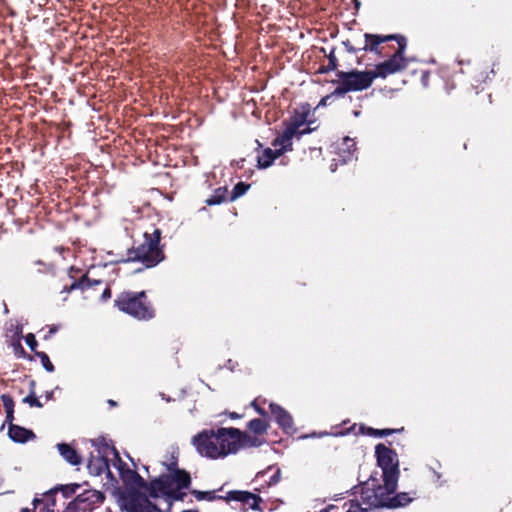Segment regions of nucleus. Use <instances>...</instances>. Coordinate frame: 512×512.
<instances>
[{
	"label": "nucleus",
	"instance_id": "f257e3e1",
	"mask_svg": "<svg viewBox=\"0 0 512 512\" xmlns=\"http://www.w3.org/2000/svg\"><path fill=\"white\" fill-rule=\"evenodd\" d=\"M176 466V461H172L168 465V470L171 473L153 480L148 489L151 498L162 499L165 503V508H162V511H169L173 501L182 500L186 496L184 490L189 487L191 482L189 474L177 469Z\"/></svg>",
	"mask_w": 512,
	"mask_h": 512
},
{
	"label": "nucleus",
	"instance_id": "f03ea898",
	"mask_svg": "<svg viewBox=\"0 0 512 512\" xmlns=\"http://www.w3.org/2000/svg\"><path fill=\"white\" fill-rule=\"evenodd\" d=\"M233 427L217 430H203L193 437V445L197 452L210 459L225 458L236 454V439Z\"/></svg>",
	"mask_w": 512,
	"mask_h": 512
},
{
	"label": "nucleus",
	"instance_id": "7ed1b4c3",
	"mask_svg": "<svg viewBox=\"0 0 512 512\" xmlns=\"http://www.w3.org/2000/svg\"><path fill=\"white\" fill-rule=\"evenodd\" d=\"M380 479L372 474L369 479L364 482L360 487L361 502L366 508H378L389 506L390 497L397 488L398 479L381 477Z\"/></svg>",
	"mask_w": 512,
	"mask_h": 512
},
{
	"label": "nucleus",
	"instance_id": "20e7f679",
	"mask_svg": "<svg viewBox=\"0 0 512 512\" xmlns=\"http://www.w3.org/2000/svg\"><path fill=\"white\" fill-rule=\"evenodd\" d=\"M161 232L154 229L152 233H144V241L130 252V259L142 262L145 267H153L162 259L163 254L159 248Z\"/></svg>",
	"mask_w": 512,
	"mask_h": 512
},
{
	"label": "nucleus",
	"instance_id": "39448f33",
	"mask_svg": "<svg viewBox=\"0 0 512 512\" xmlns=\"http://www.w3.org/2000/svg\"><path fill=\"white\" fill-rule=\"evenodd\" d=\"M119 310L137 318L150 319L154 316V311L150 304L146 301L145 292L122 293L115 301Z\"/></svg>",
	"mask_w": 512,
	"mask_h": 512
},
{
	"label": "nucleus",
	"instance_id": "423d86ee",
	"mask_svg": "<svg viewBox=\"0 0 512 512\" xmlns=\"http://www.w3.org/2000/svg\"><path fill=\"white\" fill-rule=\"evenodd\" d=\"M376 78L373 70L371 71H352L345 73L341 77L339 86L335 89V93L339 96L349 91H360L371 86Z\"/></svg>",
	"mask_w": 512,
	"mask_h": 512
},
{
	"label": "nucleus",
	"instance_id": "0eeeda50",
	"mask_svg": "<svg viewBox=\"0 0 512 512\" xmlns=\"http://www.w3.org/2000/svg\"><path fill=\"white\" fill-rule=\"evenodd\" d=\"M376 457L379 467L382 469L381 477L399 478L397 454L383 444L376 446Z\"/></svg>",
	"mask_w": 512,
	"mask_h": 512
},
{
	"label": "nucleus",
	"instance_id": "6e6552de",
	"mask_svg": "<svg viewBox=\"0 0 512 512\" xmlns=\"http://www.w3.org/2000/svg\"><path fill=\"white\" fill-rule=\"evenodd\" d=\"M304 124V120H292L285 128L283 133L278 136L273 142L272 146L282 155L286 151L292 150V139L296 135L308 133L309 130H300Z\"/></svg>",
	"mask_w": 512,
	"mask_h": 512
},
{
	"label": "nucleus",
	"instance_id": "1a4fd4ad",
	"mask_svg": "<svg viewBox=\"0 0 512 512\" xmlns=\"http://www.w3.org/2000/svg\"><path fill=\"white\" fill-rule=\"evenodd\" d=\"M364 38H365V45L363 47V50H369L371 52H375L378 54H380L378 46L381 43H384V42H387L390 40H396L399 47L395 53H400V56L404 57L405 48H406V39L403 36H398V35L381 36V35L366 33L364 35Z\"/></svg>",
	"mask_w": 512,
	"mask_h": 512
},
{
	"label": "nucleus",
	"instance_id": "9d476101",
	"mask_svg": "<svg viewBox=\"0 0 512 512\" xmlns=\"http://www.w3.org/2000/svg\"><path fill=\"white\" fill-rule=\"evenodd\" d=\"M406 66L407 63L405 57L400 56V53H394L390 59L378 64L373 72L376 78H385L390 74H394L405 69Z\"/></svg>",
	"mask_w": 512,
	"mask_h": 512
},
{
	"label": "nucleus",
	"instance_id": "9b49d317",
	"mask_svg": "<svg viewBox=\"0 0 512 512\" xmlns=\"http://www.w3.org/2000/svg\"><path fill=\"white\" fill-rule=\"evenodd\" d=\"M234 431L236 432L233 433L236 439V453L243 448L259 447L263 444V441L258 437L251 436L237 428H234Z\"/></svg>",
	"mask_w": 512,
	"mask_h": 512
},
{
	"label": "nucleus",
	"instance_id": "f8f14e48",
	"mask_svg": "<svg viewBox=\"0 0 512 512\" xmlns=\"http://www.w3.org/2000/svg\"><path fill=\"white\" fill-rule=\"evenodd\" d=\"M227 500L242 502L252 509H258L261 498L247 491H231L227 494Z\"/></svg>",
	"mask_w": 512,
	"mask_h": 512
},
{
	"label": "nucleus",
	"instance_id": "ddd939ff",
	"mask_svg": "<svg viewBox=\"0 0 512 512\" xmlns=\"http://www.w3.org/2000/svg\"><path fill=\"white\" fill-rule=\"evenodd\" d=\"M271 414L275 417L276 422L284 430H288L293 426V420L291 415L284 410L281 406L271 403L270 404Z\"/></svg>",
	"mask_w": 512,
	"mask_h": 512
},
{
	"label": "nucleus",
	"instance_id": "4468645a",
	"mask_svg": "<svg viewBox=\"0 0 512 512\" xmlns=\"http://www.w3.org/2000/svg\"><path fill=\"white\" fill-rule=\"evenodd\" d=\"M355 152V141L349 137L342 139V142L337 145V154L339 155V161L343 164L352 160Z\"/></svg>",
	"mask_w": 512,
	"mask_h": 512
},
{
	"label": "nucleus",
	"instance_id": "2eb2a0df",
	"mask_svg": "<svg viewBox=\"0 0 512 512\" xmlns=\"http://www.w3.org/2000/svg\"><path fill=\"white\" fill-rule=\"evenodd\" d=\"M22 335V327L18 323L10 322L6 326V337L10 339V344L15 350H23L20 338Z\"/></svg>",
	"mask_w": 512,
	"mask_h": 512
},
{
	"label": "nucleus",
	"instance_id": "dca6fc26",
	"mask_svg": "<svg viewBox=\"0 0 512 512\" xmlns=\"http://www.w3.org/2000/svg\"><path fill=\"white\" fill-rule=\"evenodd\" d=\"M57 449L60 455L71 465H79L81 463L80 455L69 444L59 443Z\"/></svg>",
	"mask_w": 512,
	"mask_h": 512
},
{
	"label": "nucleus",
	"instance_id": "f3484780",
	"mask_svg": "<svg viewBox=\"0 0 512 512\" xmlns=\"http://www.w3.org/2000/svg\"><path fill=\"white\" fill-rule=\"evenodd\" d=\"M9 437L14 442L24 443L34 437L32 431L17 425H11L9 428Z\"/></svg>",
	"mask_w": 512,
	"mask_h": 512
},
{
	"label": "nucleus",
	"instance_id": "a211bd4d",
	"mask_svg": "<svg viewBox=\"0 0 512 512\" xmlns=\"http://www.w3.org/2000/svg\"><path fill=\"white\" fill-rule=\"evenodd\" d=\"M280 156L281 154L275 148H267L263 151L262 155L258 156V166L260 168H267Z\"/></svg>",
	"mask_w": 512,
	"mask_h": 512
},
{
	"label": "nucleus",
	"instance_id": "6ab92c4d",
	"mask_svg": "<svg viewBox=\"0 0 512 512\" xmlns=\"http://www.w3.org/2000/svg\"><path fill=\"white\" fill-rule=\"evenodd\" d=\"M120 476L126 484L143 486L144 480L133 470L119 468Z\"/></svg>",
	"mask_w": 512,
	"mask_h": 512
},
{
	"label": "nucleus",
	"instance_id": "aec40b11",
	"mask_svg": "<svg viewBox=\"0 0 512 512\" xmlns=\"http://www.w3.org/2000/svg\"><path fill=\"white\" fill-rule=\"evenodd\" d=\"M247 428L254 434L262 435L268 429V423L262 419H253L247 424Z\"/></svg>",
	"mask_w": 512,
	"mask_h": 512
},
{
	"label": "nucleus",
	"instance_id": "412c9836",
	"mask_svg": "<svg viewBox=\"0 0 512 512\" xmlns=\"http://www.w3.org/2000/svg\"><path fill=\"white\" fill-rule=\"evenodd\" d=\"M412 501V498L407 493H399L394 497H390L389 506L388 507H399L407 505Z\"/></svg>",
	"mask_w": 512,
	"mask_h": 512
},
{
	"label": "nucleus",
	"instance_id": "4be33fe9",
	"mask_svg": "<svg viewBox=\"0 0 512 512\" xmlns=\"http://www.w3.org/2000/svg\"><path fill=\"white\" fill-rule=\"evenodd\" d=\"M78 501L90 500L92 503H101L104 496L98 491H87L86 493L78 496Z\"/></svg>",
	"mask_w": 512,
	"mask_h": 512
},
{
	"label": "nucleus",
	"instance_id": "5701e85b",
	"mask_svg": "<svg viewBox=\"0 0 512 512\" xmlns=\"http://www.w3.org/2000/svg\"><path fill=\"white\" fill-rule=\"evenodd\" d=\"M225 194H226V189H224V190L218 189L215 192V195H213L212 197H210L206 200L207 205H216V204L222 203L225 200Z\"/></svg>",
	"mask_w": 512,
	"mask_h": 512
},
{
	"label": "nucleus",
	"instance_id": "b1692460",
	"mask_svg": "<svg viewBox=\"0 0 512 512\" xmlns=\"http://www.w3.org/2000/svg\"><path fill=\"white\" fill-rule=\"evenodd\" d=\"M249 185L242 182L238 183L232 190L231 200H235L238 197L244 195L248 190Z\"/></svg>",
	"mask_w": 512,
	"mask_h": 512
},
{
	"label": "nucleus",
	"instance_id": "393cba45",
	"mask_svg": "<svg viewBox=\"0 0 512 512\" xmlns=\"http://www.w3.org/2000/svg\"><path fill=\"white\" fill-rule=\"evenodd\" d=\"M36 355L40 358L42 365L48 372L54 371V366L51 363L48 355L44 352H36Z\"/></svg>",
	"mask_w": 512,
	"mask_h": 512
},
{
	"label": "nucleus",
	"instance_id": "a878e982",
	"mask_svg": "<svg viewBox=\"0 0 512 512\" xmlns=\"http://www.w3.org/2000/svg\"><path fill=\"white\" fill-rule=\"evenodd\" d=\"M368 509L362 502L351 500L348 509L346 512H367Z\"/></svg>",
	"mask_w": 512,
	"mask_h": 512
},
{
	"label": "nucleus",
	"instance_id": "bb28decb",
	"mask_svg": "<svg viewBox=\"0 0 512 512\" xmlns=\"http://www.w3.org/2000/svg\"><path fill=\"white\" fill-rule=\"evenodd\" d=\"M2 401H3V404L6 408V412H7V416L8 417H11L12 416V407H13V401L11 399L10 396L8 395H2Z\"/></svg>",
	"mask_w": 512,
	"mask_h": 512
},
{
	"label": "nucleus",
	"instance_id": "cd10ccee",
	"mask_svg": "<svg viewBox=\"0 0 512 512\" xmlns=\"http://www.w3.org/2000/svg\"><path fill=\"white\" fill-rule=\"evenodd\" d=\"M25 341L32 351H36L37 341H36L34 334H32V333L27 334L25 337Z\"/></svg>",
	"mask_w": 512,
	"mask_h": 512
},
{
	"label": "nucleus",
	"instance_id": "c85d7f7f",
	"mask_svg": "<svg viewBox=\"0 0 512 512\" xmlns=\"http://www.w3.org/2000/svg\"><path fill=\"white\" fill-rule=\"evenodd\" d=\"M24 402L29 403L31 406L41 407L42 404L39 400L33 396H27L24 398Z\"/></svg>",
	"mask_w": 512,
	"mask_h": 512
},
{
	"label": "nucleus",
	"instance_id": "c756f323",
	"mask_svg": "<svg viewBox=\"0 0 512 512\" xmlns=\"http://www.w3.org/2000/svg\"><path fill=\"white\" fill-rule=\"evenodd\" d=\"M196 497L198 499H204V498H207L209 500L212 499V496H211L210 492H197Z\"/></svg>",
	"mask_w": 512,
	"mask_h": 512
},
{
	"label": "nucleus",
	"instance_id": "7c9ffc66",
	"mask_svg": "<svg viewBox=\"0 0 512 512\" xmlns=\"http://www.w3.org/2000/svg\"><path fill=\"white\" fill-rule=\"evenodd\" d=\"M334 95H337L335 93V91L332 94L327 95L326 97L322 98L321 101L319 102L318 106H325L327 101L330 100Z\"/></svg>",
	"mask_w": 512,
	"mask_h": 512
},
{
	"label": "nucleus",
	"instance_id": "2f4dec72",
	"mask_svg": "<svg viewBox=\"0 0 512 512\" xmlns=\"http://www.w3.org/2000/svg\"><path fill=\"white\" fill-rule=\"evenodd\" d=\"M251 405L256 409V411L261 414V415H265V411L262 409V408H259L257 405H256V402L253 401L251 403Z\"/></svg>",
	"mask_w": 512,
	"mask_h": 512
},
{
	"label": "nucleus",
	"instance_id": "473e14b6",
	"mask_svg": "<svg viewBox=\"0 0 512 512\" xmlns=\"http://www.w3.org/2000/svg\"><path fill=\"white\" fill-rule=\"evenodd\" d=\"M111 297V291L109 288H106L102 294L103 299H108Z\"/></svg>",
	"mask_w": 512,
	"mask_h": 512
},
{
	"label": "nucleus",
	"instance_id": "72a5a7b5",
	"mask_svg": "<svg viewBox=\"0 0 512 512\" xmlns=\"http://www.w3.org/2000/svg\"><path fill=\"white\" fill-rule=\"evenodd\" d=\"M104 467H106V462L103 460H100L99 467L97 468V474H99Z\"/></svg>",
	"mask_w": 512,
	"mask_h": 512
},
{
	"label": "nucleus",
	"instance_id": "f704fd0d",
	"mask_svg": "<svg viewBox=\"0 0 512 512\" xmlns=\"http://www.w3.org/2000/svg\"><path fill=\"white\" fill-rule=\"evenodd\" d=\"M58 330L57 326H52L49 331V335L45 336V339H47L50 335L54 334Z\"/></svg>",
	"mask_w": 512,
	"mask_h": 512
},
{
	"label": "nucleus",
	"instance_id": "c9c22d12",
	"mask_svg": "<svg viewBox=\"0 0 512 512\" xmlns=\"http://www.w3.org/2000/svg\"><path fill=\"white\" fill-rule=\"evenodd\" d=\"M229 417H230L231 419H238V418H240L241 416H240L239 414H237L236 412H232V413H230V414H229Z\"/></svg>",
	"mask_w": 512,
	"mask_h": 512
},
{
	"label": "nucleus",
	"instance_id": "e433bc0d",
	"mask_svg": "<svg viewBox=\"0 0 512 512\" xmlns=\"http://www.w3.org/2000/svg\"><path fill=\"white\" fill-rule=\"evenodd\" d=\"M39 504H42V500L35 498L34 501H33L34 507L36 508L37 505H39Z\"/></svg>",
	"mask_w": 512,
	"mask_h": 512
},
{
	"label": "nucleus",
	"instance_id": "4c0bfd02",
	"mask_svg": "<svg viewBox=\"0 0 512 512\" xmlns=\"http://www.w3.org/2000/svg\"><path fill=\"white\" fill-rule=\"evenodd\" d=\"M392 431L391 430H385L382 432V434H390Z\"/></svg>",
	"mask_w": 512,
	"mask_h": 512
},
{
	"label": "nucleus",
	"instance_id": "58836bf2",
	"mask_svg": "<svg viewBox=\"0 0 512 512\" xmlns=\"http://www.w3.org/2000/svg\"><path fill=\"white\" fill-rule=\"evenodd\" d=\"M113 453H114L115 457L118 458V453L114 448H113Z\"/></svg>",
	"mask_w": 512,
	"mask_h": 512
},
{
	"label": "nucleus",
	"instance_id": "ea45409f",
	"mask_svg": "<svg viewBox=\"0 0 512 512\" xmlns=\"http://www.w3.org/2000/svg\"><path fill=\"white\" fill-rule=\"evenodd\" d=\"M347 49H348V51H350V52H351V51H355L352 47H348V46H347Z\"/></svg>",
	"mask_w": 512,
	"mask_h": 512
},
{
	"label": "nucleus",
	"instance_id": "a19ab883",
	"mask_svg": "<svg viewBox=\"0 0 512 512\" xmlns=\"http://www.w3.org/2000/svg\"><path fill=\"white\" fill-rule=\"evenodd\" d=\"M110 405H115V402L113 400H109Z\"/></svg>",
	"mask_w": 512,
	"mask_h": 512
},
{
	"label": "nucleus",
	"instance_id": "79ce46f5",
	"mask_svg": "<svg viewBox=\"0 0 512 512\" xmlns=\"http://www.w3.org/2000/svg\"><path fill=\"white\" fill-rule=\"evenodd\" d=\"M22 512H30V510L28 508H24Z\"/></svg>",
	"mask_w": 512,
	"mask_h": 512
},
{
	"label": "nucleus",
	"instance_id": "37998d69",
	"mask_svg": "<svg viewBox=\"0 0 512 512\" xmlns=\"http://www.w3.org/2000/svg\"><path fill=\"white\" fill-rule=\"evenodd\" d=\"M331 171L334 172L335 171V166L334 165H331Z\"/></svg>",
	"mask_w": 512,
	"mask_h": 512
},
{
	"label": "nucleus",
	"instance_id": "c03bdc74",
	"mask_svg": "<svg viewBox=\"0 0 512 512\" xmlns=\"http://www.w3.org/2000/svg\"><path fill=\"white\" fill-rule=\"evenodd\" d=\"M354 115H355V116H358V115H359V112H358V111H355V112H354Z\"/></svg>",
	"mask_w": 512,
	"mask_h": 512
}]
</instances>
